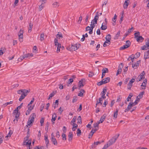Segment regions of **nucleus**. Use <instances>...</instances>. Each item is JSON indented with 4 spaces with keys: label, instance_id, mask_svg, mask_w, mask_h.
Listing matches in <instances>:
<instances>
[{
    "label": "nucleus",
    "instance_id": "obj_1",
    "mask_svg": "<svg viewBox=\"0 0 149 149\" xmlns=\"http://www.w3.org/2000/svg\"><path fill=\"white\" fill-rule=\"evenodd\" d=\"M134 35L135 38L136 40V41L138 42H142L144 39L143 38L140 36V33L139 32L135 33Z\"/></svg>",
    "mask_w": 149,
    "mask_h": 149
},
{
    "label": "nucleus",
    "instance_id": "obj_2",
    "mask_svg": "<svg viewBox=\"0 0 149 149\" xmlns=\"http://www.w3.org/2000/svg\"><path fill=\"white\" fill-rule=\"evenodd\" d=\"M80 46V45L79 43L78 44H76L74 45H72L71 47H68L67 48V49L70 51H75L79 48Z\"/></svg>",
    "mask_w": 149,
    "mask_h": 149
},
{
    "label": "nucleus",
    "instance_id": "obj_3",
    "mask_svg": "<svg viewBox=\"0 0 149 149\" xmlns=\"http://www.w3.org/2000/svg\"><path fill=\"white\" fill-rule=\"evenodd\" d=\"M110 79V78L109 77L105 78L103 79L101 81L98 82L97 84L99 86L103 84H106L109 81Z\"/></svg>",
    "mask_w": 149,
    "mask_h": 149
},
{
    "label": "nucleus",
    "instance_id": "obj_4",
    "mask_svg": "<svg viewBox=\"0 0 149 149\" xmlns=\"http://www.w3.org/2000/svg\"><path fill=\"white\" fill-rule=\"evenodd\" d=\"M36 115L35 113H33L31 115L29 118V120L28 121L27 125H26L27 127L28 126L27 125H30L31 124L34 122V118L36 117Z\"/></svg>",
    "mask_w": 149,
    "mask_h": 149
},
{
    "label": "nucleus",
    "instance_id": "obj_5",
    "mask_svg": "<svg viewBox=\"0 0 149 149\" xmlns=\"http://www.w3.org/2000/svg\"><path fill=\"white\" fill-rule=\"evenodd\" d=\"M24 91L23 92V93L20 96L19 99V100L20 101H21L23 99H24L25 97L26 96L28 93L30 92L29 91L26 89H24Z\"/></svg>",
    "mask_w": 149,
    "mask_h": 149
},
{
    "label": "nucleus",
    "instance_id": "obj_6",
    "mask_svg": "<svg viewBox=\"0 0 149 149\" xmlns=\"http://www.w3.org/2000/svg\"><path fill=\"white\" fill-rule=\"evenodd\" d=\"M13 113L14 116H15L16 120L17 121L19 116V114L18 113V109H16L14 110Z\"/></svg>",
    "mask_w": 149,
    "mask_h": 149
},
{
    "label": "nucleus",
    "instance_id": "obj_7",
    "mask_svg": "<svg viewBox=\"0 0 149 149\" xmlns=\"http://www.w3.org/2000/svg\"><path fill=\"white\" fill-rule=\"evenodd\" d=\"M31 140H29L27 141H24L23 143V145L28 146L29 149H31Z\"/></svg>",
    "mask_w": 149,
    "mask_h": 149
},
{
    "label": "nucleus",
    "instance_id": "obj_8",
    "mask_svg": "<svg viewBox=\"0 0 149 149\" xmlns=\"http://www.w3.org/2000/svg\"><path fill=\"white\" fill-rule=\"evenodd\" d=\"M85 82V79H82L81 80H80L78 83L79 85V89H80L81 87H82L84 86V83Z\"/></svg>",
    "mask_w": 149,
    "mask_h": 149
},
{
    "label": "nucleus",
    "instance_id": "obj_9",
    "mask_svg": "<svg viewBox=\"0 0 149 149\" xmlns=\"http://www.w3.org/2000/svg\"><path fill=\"white\" fill-rule=\"evenodd\" d=\"M51 141H52L53 144L55 145H57V141L56 139L55 138V136L54 135V133H52L51 134Z\"/></svg>",
    "mask_w": 149,
    "mask_h": 149
},
{
    "label": "nucleus",
    "instance_id": "obj_10",
    "mask_svg": "<svg viewBox=\"0 0 149 149\" xmlns=\"http://www.w3.org/2000/svg\"><path fill=\"white\" fill-rule=\"evenodd\" d=\"M135 81V79L133 78L130 81L129 83L127 84V88L128 89H130L132 86V83Z\"/></svg>",
    "mask_w": 149,
    "mask_h": 149
},
{
    "label": "nucleus",
    "instance_id": "obj_11",
    "mask_svg": "<svg viewBox=\"0 0 149 149\" xmlns=\"http://www.w3.org/2000/svg\"><path fill=\"white\" fill-rule=\"evenodd\" d=\"M123 65L122 63H121L118 66V69L117 71L116 74V75H118L119 74L121 73L122 68H123Z\"/></svg>",
    "mask_w": 149,
    "mask_h": 149
},
{
    "label": "nucleus",
    "instance_id": "obj_12",
    "mask_svg": "<svg viewBox=\"0 0 149 149\" xmlns=\"http://www.w3.org/2000/svg\"><path fill=\"white\" fill-rule=\"evenodd\" d=\"M141 62V61L139 60L136 61L134 64H132V67L134 69H136L139 66V64Z\"/></svg>",
    "mask_w": 149,
    "mask_h": 149
},
{
    "label": "nucleus",
    "instance_id": "obj_13",
    "mask_svg": "<svg viewBox=\"0 0 149 149\" xmlns=\"http://www.w3.org/2000/svg\"><path fill=\"white\" fill-rule=\"evenodd\" d=\"M102 76L101 78H103L105 76V74L106 73L108 72V69L107 68H103L102 70Z\"/></svg>",
    "mask_w": 149,
    "mask_h": 149
},
{
    "label": "nucleus",
    "instance_id": "obj_14",
    "mask_svg": "<svg viewBox=\"0 0 149 149\" xmlns=\"http://www.w3.org/2000/svg\"><path fill=\"white\" fill-rule=\"evenodd\" d=\"M147 83V80L146 79H145L142 83V84L141 85V88L142 89H145L146 87Z\"/></svg>",
    "mask_w": 149,
    "mask_h": 149
},
{
    "label": "nucleus",
    "instance_id": "obj_15",
    "mask_svg": "<svg viewBox=\"0 0 149 149\" xmlns=\"http://www.w3.org/2000/svg\"><path fill=\"white\" fill-rule=\"evenodd\" d=\"M133 106V104L131 102H130L127 106V108L125 109V112H126L129 111Z\"/></svg>",
    "mask_w": 149,
    "mask_h": 149
},
{
    "label": "nucleus",
    "instance_id": "obj_16",
    "mask_svg": "<svg viewBox=\"0 0 149 149\" xmlns=\"http://www.w3.org/2000/svg\"><path fill=\"white\" fill-rule=\"evenodd\" d=\"M130 2L129 0H125L123 4V7L124 9H126L129 5Z\"/></svg>",
    "mask_w": 149,
    "mask_h": 149
},
{
    "label": "nucleus",
    "instance_id": "obj_17",
    "mask_svg": "<svg viewBox=\"0 0 149 149\" xmlns=\"http://www.w3.org/2000/svg\"><path fill=\"white\" fill-rule=\"evenodd\" d=\"M119 136V134H117L114 136L112 138V143H115Z\"/></svg>",
    "mask_w": 149,
    "mask_h": 149
},
{
    "label": "nucleus",
    "instance_id": "obj_18",
    "mask_svg": "<svg viewBox=\"0 0 149 149\" xmlns=\"http://www.w3.org/2000/svg\"><path fill=\"white\" fill-rule=\"evenodd\" d=\"M56 117L57 116L56 113H54L53 115L52 116V119H51V121L53 125L55 123V121L56 120Z\"/></svg>",
    "mask_w": 149,
    "mask_h": 149
},
{
    "label": "nucleus",
    "instance_id": "obj_19",
    "mask_svg": "<svg viewBox=\"0 0 149 149\" xmlns=\"http://www.w3.org/2000/svg\"><path fill=\"white\" fill-rule=\"evenodd\" d=\"M101 142L100 141H97L96 142H95L92 145L91 147L92 148H95L96 146L100 144L101 143Z\"/></svg>",
    "mask_w": 149,
    "mask_h": 149
},
{
    "label": "nucleus",
    "instance_id": "obj_20",
    "mask_svg": "<svg viewBox=\"0 0 149 149\" xmlns=\"http://www.w3.org/2000/svg\"><path fill=\"white\" fill-rule=\"evenodd\" d=\"M149 58V50L147 51V52L145 53L144 58L146 60Z\"/></svg>",
    "mask_w": 149,
    "mask_h": 149
},
{
    "label": "nucleus",
    "instance_id": "obj_21",
    "mask_svg": "<svg viewBox=\"0 0 149 149\" xmlns=\"http://www.w3.org/2000/svg\"><path fill=\"white\" fill-rule=\"evenodd\" d=\"M85 92L84 90L83 89H81L79 91V93H78V95L79 96L82 97L83 95V93Z\"/></svg>",
    "mask_w": 149,
    "mask_h": 149
},
{
    "label": "nucleus",
    "instance_id": "obj_22",
    "mask_svg": "<svg viewBox=\"0 0 149 149\" xmlns=\"http://www.w3.org/2000/svg\"><path fill=\"white\" fill-rule=\"evenodd\" d=\"M111 38V35L110 34H108L107 35L105 38L106 40L107 41L109 42H110V41Z\"/></svg>",
    "mask_w": 149,
    "mask_h": 149
},
{
    "label": "nucleus",
    "instance_id": "obj_23",
    "mask_svg": "<svg viewBox=\"0 0 149 149\" xmlns=\"http://www.w3.org/2000/svg\"><path fill=\"white\" fill-rule=\"evenodd\" d=\"M53 7L54 8H57L59 6V3L57 2H54L52 4Z\"/></svg>",
    "mask_w": 149,
    "mask_h": 149
},
{
    "label": "nucleus",
    "instance_id": "obj_24",
    "mask_svg": "<svg viewBox=\"0 0 149 149\" xmlns=\"http://www.w3.org/2000/svg\"><path fill=\"white\" fill-rule=\"evenodd\" d=\"M45 143L46 145V146L47 147L48 144L49 143V141L48 139V136H45Z\"/></svg>",
    "mask_w": 149,
    "mask_h": 149
},
{
    "label": "nucleus",
    "instance_id": "obj_25",
    "mask_svg": "<svg viewBox=\"0 0 149 149\" xmlns=\"http://www.w3.org/2000/svg\"><path fill=\"white\" fill-rule=\"evenodd\" d=\"M56 37L59 39H61L63 38L62 34L61 33L58 32V34L56 35Z\"/></svg>",
    "mask_w": 149,
    "mask_h": 149
},
{
    "label": "nucleus",
    "instance_id": "obj_26",
    "mask_svg": "<svg viewBox=\"0 0 149 149\" xmlns=\"http://www.w3.org/2000/svg\"><path fill=\"white\" fill-rule=\"evenodd\" d=\"M73 138V134L72 133L70 132L68 135V139L69 141H71Z\"/></svg>",
    "mask_w": 149,
    "mask_h": 149
},
{
    "label": "nucleus",
    "instance_id": "obj_27",
    "mask_svg": "<svg viewBox=\"0 0 149 149\" xmlns=\"http://www.w3.org/2000/svg\"><path fill=\"white\" fill-rule=\"evenodd\" d=\"M99 124H100V122H98L95 123L94 124H93L94 127H93V128H95V129H97V128L98 129V126H99Z\"/></svg>",
    "mask_w": 149,
    "mask_h": 149
},
{
    "label": "nucleus",
    "instance_id": "obj_28",
    "mask_svg": "<svg viewBox=\"0 0 149 149\" xmlns=\"http://www.w3.org/2000/svg\"><path fill=\"white\" fill-rule=\"evenodd\" d=\"M105 118V116H102L101 117L100 120L98 122H100V123H102L104 121Z\"/></svg>",
    "mask_w": 149,
    "mask_h": 149
},
{
    "label": "nucleus",
    "instance_id": "obj_29",
    "mask_svg": "<svg viewBox=\"0 0 149 149\" xmlns=\"http://www.w3.org/2000/svg\"><path fill=\"white\" fill-rule=\"evenodd\" d=\"M120 31H118V32L117 33V34L114 37V39H117L118 38V37L120 36Z\"/></svg>",
    "mask_w": 149,
    "mask_h": 149
},
{
    "label": "nucleus",
    "instance_id": "obj_30",
    "mask_svg": "<svg viewBox=\"0 0 149 149\" xmlns=\"http://www.w3.org/2000/svg\"><path fill=\"white\" fill-rule=\"evenodd\" d=\"M129 46L126 45H125L122 47H121L120 48V50H123L125 49H126L128 47H129Z\"/></svg>",
    "mask_w": 149,
    "mask_h": 149
},
{
    "label": "nucleus",
    "instance_id": "obj_31",
    "mask_svg": "<svg viewBox=\"0 0 149 149\" xmlns=\"http://www.w3.org/2000/svg\"><path fill=\"white\" fill-rule=\"evenodd\" d=\"M111 43V41H110V42H108L106 40L103 44V46L104 47H105L109 46Z\"/></svg>",
    "mask_w": 149,
    "mask_h": 149
},
{
    "label": "nucleus",
    "instance_id": "obj_32",
    "mask_svg": "<svg viewBox=\"0 0 149 149\" xmlns=\"http://www.w3.org/2000/svg\"><path fill=\"white\" fill-rule=\"evenodd\" d=\"M149 49L148 48L146 45H144L141 47V49L142 50H146Z\"/></svg>",
    "mask_w": 149,
    "mask_h": 149
},
{
    "label": "nucleus",
    "instance_id": "obj_33",
    "mask_svg": "<svg viewBox=\"0 0 149 149\" xmlns=\"http://www.w3.org/2000/svg\"><path fill=\"white\" fill-rule=\"evenodd\" d=\"M3 139V136L1 133H0V143H2Z\"/></svg>",
    "mask_w": 149,
    "mask_h": 149
},
{
    "label": "nucleus",
    "instance_id": "obj_34",
    "mask_svg": "<svg viewBox=\"0 0 149 149\" xmlns=\"http://www.w3.org/2000/svg\"><path fill=\"white\" fill-rule=\"evenodd\" d=\"M145 74V72L144 71H143L139 75L140 77H141V78L142 79H143L144 78V75Z\"/></svg>",
    "mask_w": 149,
    "mask_h": 149
},
{
    "label": "nucleus",
    "instance_id": "obj_35",
    "mask_svg": "<svg viewBox=\"0 0 149 149\" xmlns=\"http://www.w3.org/2000/svg\"><path fill=\"white\" fill-rule=\"evenodd\" d=\"M77 123L79 124H81V116H78L77 119Z\"/></svg>",
    "mask_w": 149,
    "mask_h": 149
},
{
    "label": "nucleus",
    "instance_id": "obj_36",
    "mask_svg": "<svg viewBox=\"0 0 149 149\" xmlns=\"http://www.w3.org/2000/svg\"><path fill=\"white\" fill-rule=\"evenodd\" d=\"M18 36L19 41L20 42H22L23 41V35H19Z\"/></svg>",
    "mask_w": 149,
    "mask_h": 149
},
{
    "label": "nucleus",
    "instance_id": "obj_37",
    "mask_svg": "<svg viewBox=\"0 0 149 149\" xmlns=\"http://www.w3.org/2000/svg\"><path fill=\"white\" fill-rule=\"evenodd\" d=\"M44 33H42L40 35V40L41 41H42L44 40Z\"/></svg>",
    "mask_w": 149,
    "mask_h": 149
},
{
    "label": "nucleus",
    "instance_id": "obj_38",
    "mask_svg": "<svg viewBox=\"0 0 149 149\" xmlns=\"http://www.w3.org/2000/svg\"><path fill=\"white\" fill-rule=\"evenodd\" d=\"M81 130L79 128L78 129L77 132V136H79L80 135H81Z\"/></svg>",
    "mask_w": 149,
    "mask_h": 149
},
{
    "label": "nucleus",
    "instance_id": "obj_39",
    "mask_svg": "<svg viewBox=\"0 0 149 149\" xmlns=\"http://www.w3.org/2000/svg\"><path fill=\"white\" fill-rule=\"evenodd\" d=\"M98 12H97L96 13V15L95 16L94 18V20L97 21L99 18V15H98Z\"/></svg>",
    "mask_w": 149,
    "mask_h": 149
},
{
    "label": "nucleus",
    "instance_id": "obj_40",
    "mask_svg": "<svg viewBox=\"0 0 149 149\" xmlns=\"http://www.w3.org/2000/svg\"><path fill=\"white\" fill-rule=\"evenodd\" d=\"M57 52L58 53L60 51V49L61 47V44H59L58 45H57Z\"/></svg>",
    "mask_w": 149,
    "mask_h": 149
},
{
    "label": "nucleus",
    "instance_id": "obj_41",
    "mask_svg": "<svg viewBox=\"0 0 149 149\" xmlns=\"http://www.w3.org/2000/svg\"><path fill=\"white\" fill-rule=\"evenodd\" d=\"M76 120H77V117L76 116H74L73 117V118L72 119V120L71 121V124H72V123H75V122L76 121Z\"/></svg>",
    "mask_w": 149,
    "mask_h": 149
},
{
    "label": "nucleus",
    "instance_id": "obj_42",
    "mask_svg": "<svg viewBox=\"0 0 149 149\" xmlns=\"http://www.w3.org/2000/svg\"><path fill=\"white\" fill-rule=\"evenodd\" d=\"M107 28V27L105 25H104L103 23L102 24V26L100 28V29L102 30H105Z\"/></svg>",
    "mask_w": 149,
    "mask_h": 149
},
{
    "label": "nucleus",
    "instance_id": "obj_43",
    "mask_svg": "<svg viewBox=\"0 0 149 149\" xmlns=\"http://www.w3.org/2000/svg\"><path fill=\"white\" fill-rule=\"evenodd\" d=\"M97 21H96L95 20L93 19L91 22V25H94L95 26V24H97Z\"/></svg>",
    "mask_w": 149,
    "mask_h": 149
},
{
    "label": "nucleus",
    "instance_id": "obj_44",
    "mask_svg": "<svg viewBox=\"0 0 149 149\" xmlns=\"http://www.w3.org/2000/svg\"><path fill=\"white\" fill-rule=\"evenodd\" d=\"M144 91L140 92L139 94V95L138 96V97H139L140 98H142L143 97V95L144 94Z\"/></svg>",
    "mask_w": 149,
    "mask_h": 149
},
{
    "label": "nucleus",
    "instance_id": "obj_45",
    "mask_svg": "<svg viewBox=\"0 0 149 149\" xmlns=\"http://www.w3.org/2000/svg\"><path fill=\"white\" fill-rule=\"evenodd\" d=\"M44 3H42L39 6V9L40 11L42 10L44 7Z\"/></svg>",
    "mask_w": 149,
    "mask_h": 149
},
{
    "label": "nucleus",
    "instance_id": "obj_46",
    "mask_svg": "<svg viewBox=\"0 0 149 149\" xmlns=\"http://www.w3.org/2000/svg\"><path fill=\"white\" fill-rule=\"evenodd\" d=\"M24 91V89H20L19 90H18L17 91V93L19 94H22L23 93V92Z\"/></svg>",
    "mask_w": 149,
    "mask_h": 149
},
{
    "label": "nucleus",
    "instance_id": "obj_47",
    "mask_svg": "<svg viewBox=\"0 0 149 149\" xmlns=\"http://www.w3.org/2000/svg\"><path fill=\"white\" fill-rule=\"evenodd\" d=\"M32 26L33 24H32L31 23H30L29 24V28L28 30V32L29 33L31 31L32 28Z\"/></svg>",
    "mask_w": 149,
    "mask_h": 149
},
{
    "label": "nucleus",
    "instance_id": "obj_48",
    "mask_svg": "<svg viewBox=\"0 0 149 149\" xmlns=\"http://www.w3.org/2000/svg\"><path fill=\"white\" fill-rule=\"evenodd\" d=\"M13 133V132L11 130H10L9 132L8 133V134L6 136L7 137H10L11 136V135Z\"/></svg>",
    "mask_w": 149,
    "mask_h": 149
},
{
    "label": "nucleus",
    "instance_id": "obj_49",
    "mask_svg": "<svg viewBox=\"0 0 149 149\" xmlns=\"http://www.w3.org/2000/svg\"><path fill=\"white\" fill-rule=\"evenodd\" d=\"M54 44L55 46L58 45L60 43H59L58 41V40L56 38L54 39Z\"/></svg>",
    "mask_w": 149,
    "mask_h": 149
},
{
    "label": "nucleus",
    "instance_id": "obj_50",
    "mask_svg": "<svg viewBox=\"0 0 149 149\" xmlns=\"http://www.w3.org/2000/svg\"><path fill=\"white\" fill-rule=\"evenodd\" d=\"M25 58H26V57H25V55H24V56H20V57L18 58V60L19 61H21Z\"/></svg>",
    "mask_w": 149,
    "mask_h": 149
},
{
    "label": "nucleus",
    "instance_id": "obj_51",
    "mask_svg": "<svg viewBox=\"0 0 149 149\" xmlns=\"http://www.w3.org/2000/svg\"><path fill=\"white\" fill-rule=\"evenodd\" d=\"M24 32L23 30H22V29H20V31L18 33V36L19 35H23Z\"/></svg>",
    "mask_w": 149,
    "mask_h": 149
},
{
    "label": "nucleus",
    "instance_id": "obj_52",
    "mask_svg": "<svg viewBox=\"0 0 149 149\" xmlns=\"http://www.w3.org/2000/svg\"><path fill=\"white\" fill-rule=\"evenodd\" d=\"M132 97V95L130 94L128 97H127V101L128 102L130 100L131 98V97Z\"/></svg>",
    "mask_w": 149,
    "mask_h": 149
},
{
    "label": "nucleus",
    "instance_id": "obj_53",
    "mask_svg": "<svg viewBox=\"0 0 149 149\" xmlns=\"http://www.w3.org/2000/svg\"><path fill=\"white\" fill-rule=\"evenodd\" d=\"M118 110H116L115 112H114L113 114V117L115 118H116L118 116Z\"/></svg>",
    "mask_w": 149,
    "mask_h": 149
},
{
    "label": "nucleus",
    "instance_id": "obj_54",
    "mask_svg": "<svg viewBox=\"0 0 149 149\" xmlns=\"http://www.w3.org/2000/svg\"><path fill=\"white\" fill-rule=\"evenodd\" d=\"M19 2V0H15V1L14 3L13 6L15 7L16 6H17V4Z\"/></svg>",
    "mask_w": 149,
    "mask_h": 149
},
{
    "label": "nucleus",
    "instance_id": "obj_55",
    "mask_svg": "<svg viewBox=\"0 0 149 149\" xmlns=\"http://www.w3.org/2000/svg\"><path fill=\"white\" fill-rule=\"evenodd\" d=\"M25 57L27 58L29 56L32 57L33 56V55L32 54H25Z\"/></svg>",
    "mask_w": 149,
    "mask_h": 149
},
{
    "label": "nucleus",
    "instance_id": "obj_56",
    "mask_svg": "<svg viewBox=\"0 0 149 149\" xmlns=\"http://www.w3.org/2000/svg\"><path fill=\"white\" fill-rule=\"evenodd\" d=\"M40 122L41 124V126H42V124L44 122V119L43 118H41L40 121Z\"/></svg>",
    "mask_w": 149,
    "mask_h": 149
},
{
    "label": "nucleus",
    "instance_id": "obj_57",
    "mask_svg": "<svg viewBox=\"0 0 149 149\" xmlns=\"http://www.w3.org/2000/svg\"><path fill=\"white\" fill-rule=\"evenodd\" d=\"M131 42L130 40H127L126 41V44L125 45L128 46H130L131 45Z\"/></svg>",
    "mask_w": 149,
    "mask_h": 149
},
{
    "label": "nucleus",
    "instance_id": "obj_58",
    "mask_svg": "<svg viewBox=\"0 0 149 149\" xmlns=\"http://www.w3.org/2000/svg\"><path fill=\"white\" fill-rule=\"evenodd\" d=\"M13 103V101H10L9 102H7L5 103L4 105L5 106H6L9 104H12Z\"/></svg>",
    "mask_w": 149,
    "mask_h": 149
},
{
    "label": "nucleus",
    "instance_id": "obj_59",
    "mask_svg": "<svg viewBox=\"0 0 149 149\" xmlns=\"http://www.w3.org/2000/svg\"><path fill=\"white\" fill-rule=\"evenodd\" d=\"M103 91L101 92V93L102 95H103V94L105 95L106 93L107 92V89L105 88H103Z\"/></svg>",
    "mask_w": 149,
    "mask_h": 149
},
{
    "label": "nucleus",
    "instance_id": "obj_60",
    "mask_svg": "<svg viewBox=\"0 0 149 149\" xmlns=\"http://www.w3.org/2000/svg\"><path fill=\"white\" fill-rule=\"evenodd\" d=\"M62 139L63 140H66V135L65 134L63 133L62 134Z\"/></svg>",
    "mask_w": 149,
    "mask_h": 149
},
{
    "label": "nucleus",
    "instance_id": "obj_61",
    "mask_svg": "<svg viewBox=\"0 0 149 149\" xmlns=\"http://www.w3.org/2000/svg\"><path fill=\"white\" fill-rule=\"evenodd\" d=\"M29 135H27L26 137L24 138V141H27L28 140L29 138Z\"/></svg>",
    "mask_w": 149,
    "mask_h": 149
},
{
    "label": "nucleus",
    "instance_id": "obj_62",
    "mask_svg": "<svg viewBox=\"0 0 149 149\" xmlns=\"http://www.w3.org/2000/svg\"><path fill=\"white\" fill-rule=\"evenodd\" d=\"M43 146H36L34 148V149H42V148H43Z\"/></svg>",
    "mask_w": 149,
    "mask_h": 149
},
{
    "label": "nucleus",
    "instance_id": "obj_63",
    "mask_svg": "<svg viewBox=\"0 0 149 149\" xmlns=\"http://www.w3.org/2000/svg\"><path fill=\"white\" fill-rule=\"evenodd\" d=\"M77 100V99L76 97H74L73 98V99L72 100V102L73 103H74L76 102Z\"/></svg>",
    "mask_w": 149,
    "mask_h": 149
},
{
    "label": "nucleus",
    "instance_id": "obj_64",
    "mask_svg": "<svg viewBox=\"0 0 149 149\" xmlns=\"http://www.w3.org/2000/svg\"><path fill=\"white\" fill-rule=\"evenodd\" d=\"M139 76L136 79V81L137 82H139L140 81L141 79H142Z\"/></svg>",
    "mask_w": 149,
    "mask_h": 149
}]
</instances>
